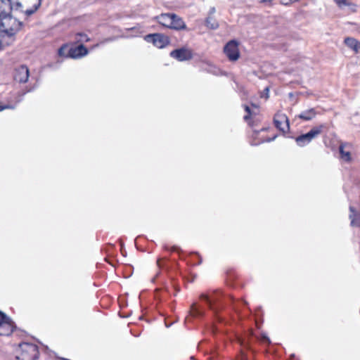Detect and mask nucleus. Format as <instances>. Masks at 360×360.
<instances>
[{"label": "nucleus", "instance_id": "f257e3e1", "mask_svg": "<svg viewBox=\"0 0 360 360\" xmlns=\"http://www.w3.org/2000/svg\"><path fill=\"white\" fill-rule=\"evenodd\" d=\"M11 0H0V30L8 37L14 36L22 27V22L12 16Z\"/></svg>", "mask_w": 360, "mask_h": 360}, {"label": "nucleus", "instance_id": "f03ea898", "mask_svg": "<svg viewBox=\"0 0 360 360\" xmlns=\"http://www.w3.org/2000/svg\"><path fill=\"white\" fill-rule=\"evenodd\" d=\"M323 128L324 126L321 124L319 126L313 127L309 132L298 136L295 138L297 144L300 147L307 146L314 139L316 138L319 135L321 134Z\"/></svg>", "mask_w": 360, "mask_h": 360}, {"label": "nucleus", "instance_id": "7ed1b4c3", "mask_svg": "<svg viewBox=\"0 0 360 360\" xmlns=\"http://www.w3.org/2000/svg\"><path fill=\"white\" fill-rule=\"evenodd\" d=\"M224 52L229 60H237L240 57L238 43L236 40H231L225 45Z\"/></svg>", "mask_w": 360, "mask_h": 360}, {"label": "nucleus", "instance_id": "20e7f679", "mask_svg": "<svg viewBox=\"0 0 360 360\" xmlns=\"http://www.w3.org/2000/svg\"><path fill=\"white\" fill-rule=\"evenodd\" d=\"M170 56L179 61L188 60L193 58V51L188 48L182 47L171 51Z\"/></svg>", "mask_w": 360, "mask_h": 360}, {"label": "nucleus", "instance_id": "39448f33", "mask_svg": "<svg viewBox=\"0 0 360 360\" xmlns=\"http://www.w3.org/2000/svg\"><path fill=\"white\" fill-rule=\"evenodd\" d=\"M274 122L276 127L283 132H286L290 129L288 118L284 113L277 112L274 116Z\"/></svg>", "mask_w": 360, "mask_h": 360}, {"label": "nucleus", "instance_id": "423d86ee", "mask_svg": "<svg viewBox=\"0 0 360 360\" xmlns=\"http://www.w3.org/2000/svg\"><path fill=\"white\" fill-rule=\"evenodd\" d=\"M29 78V70L25 65H21L15 71L14 79L20 83H25Z\"/></svg>", "mask_w": 360, "mask_h": 360}, {"label": "nucleus", "instance_id": "0eeeda50", "mask_svg": "<svg viewBox=\"0 0 360 360\" xmlns=\"http://www.w3.org/2000/svg\"><path fill=\"white\" fill-rule=\"evenodd\" d=\"M22 347V352H30L31 354V356L28 360H35L38 356V347L37 345L29 343H23L20 345Z\"/></svg>", "mask_w": 360, "mask_h": 360}, {"label": "nucleus", "instance_id": "6e6552de", "mask_svg": "<svg viewBox=\"0 0 360 360\" xmlns=\"http://www.w3.org/2000/svg\"><path fill=\"white\" fill-rule=\"evenodd\" d=\"M87 53L88 50L83 44H79L75 48L70 49L69 51V56L73 58L84 56Z\"/></svg>", "mask_w": 360, "mask_h": 360}, {"label": "nucleus", "instance_id": "1a4fd4ad", "mask_svg": "<svg viewBox=\"0 0 360 360\" xmlns=\"http://www.w3.org/2000/svg\"><path fill=\"white\" fill-rule=\"evenodd\" d=\"M15 328V325L12 319H11V321L0 324V335H10Z\"/></svg>", "mask_w": 360, "mask_h": 360}, {"label": "nucleus", "instance_id": "9d476101", "mask_svg": "<svg viewBox=\"0 0 360 360\" xmlns=\"http://www.w3.org/2000/svg\"><path fill=\"white\" fill-rule=\"evenodd\" d=\"M172 20L170 23V28L174 30H185L186 28V25L181 18L176 15V14H172Z\"/></svg>", "mask_w": 360, "mask_h": 360}, {"label": "nucleus", "instance_id": "9b49d317", "mask_svg": "<svg viewBox=\"0 0 360 360\" xmlns=\"http://www.w3.org/2000/svg\"><path fill=\"white\" fill-rule=\"evenodd\" d=\"M351 226L360 227V212L355 210L353 206H349V215Z\"/></svg>", "mask_w": 360, "mask_h": 360}, {"label": "nucleus", "instance_id": "f8f14e48", "mask_svg": "<svg viewBox=\"0 0 360 360\" xmlns=\"http://www.w3.org/2000/svg\"><path fill=\"white\" fill-rule=\"evenodd\" d=\"M220 292H214L210 296L202 295L201 299L205 300L208 303L210 308L212 310L215 311L214 305L218 301V297L220 295Z\"/></svg>", "mask_w": 360, "mask_h": 360}, {"label": "nucleus", "instance_id": "ddd939ff", "mask_svg": "<svg viewBox=\"0 0 360 360\" xmlns=\"http://www.w3.org/2000/svg\"><path fill=\"white\" fill-rule=\"evenodd\" d=\"M347 146L346 143H342L339 146V152L340 159L345 162H349L352 160L351 153L349 150H345V148Z\"/></svg>", "mask_w": 360, "mask_h": 360}, {"label": "nucleus", "instance_id": "4468645a", "mask_svg": "<svg viewBox=\"0 0 360 360\" xmlns=\"http://www.w3.org/2000/svg\"><path fill=\"white\" fill-rule=\"evenodd\" d=\"M316 115V112L314 108H310L302 112L297 117L305 121L312 120Z\"/></svg>", "mask_w": 360, "mask_h": 360}, {"label": "nucleus", "instance_id": "2eb2a0df", "mask_svg": "<svg viewBox=\"0 0 360 360\" xmlns=\"http://www.w3.org/2000/svg\"><path fill=\"white\" fill-rule=\"evenodd\" d=\"M173 13H162L160 16L159 24L162 26L170 28V23L172 20Z\"/></svg>", "mask_w": 360, "mask_h": 360}, {"label": "nucleus", "instance_id": "dca6fc26", "mask_svg": "<svg viewBox=\"0 0 360 360\" xmlns=\"http://www.w3.org/2000/svg\"><path fill=\"white\" fill-rule=\"evenodd\" d=\"M345 44L355 51L360 49V43L354 38L347 37L345 39Z\"/></svg>", "mask_w": 360, "mask_h": 360}, {"label": "nucleus", "instance_id": "f3484780", "mask_svg": "<svg viewBox=\"0 0 360 360\" xmlns=\"http://www.w3.org/2000/svg\"><path fill=\"white\" fill-rule=\"evenodd\" d=\"M205 23V26L210 30H217L219 27V23L214 16L208 15Z\"/></svg>", "mask_w": 360, "mask_h": 360}, {"label": "nucleus", "instance_id": "a211bd4d", "mask_svg": "<svg viewBox=\"0 0 360 360\" xmlns=\"http://www.w3.org/2000/svg\"><path fill=\"white\" fill-rule=\"evenodd\" d=\"M190 316L199 317L203 316V311L198 309L195 304H192L189 311Z\"/></svg>", "mask_w": 360, "mask_h": 360}, {"label": "nucleus", "instance_id": "6ab92c4d", "mask_svg": "<svg viewBox=\"0 0 360 360\" xmlns=\"http://www.w3.org/2000/svg\"><path fill=\"white\" fill-rule=\"evenodd\" d=\"M169 44V39L167 36L159 33V49H162Z\"/></svg>", "mask_w": 360, "mask_h": 360}, {"label": "nucleus", "instance_id": "aec40b11", "mask_svg": "<svg viewBox=\"0 0 360 360\" xmlns=\"http://www.w3.org/2000/svg\"><path fill=\"white\" fill-rule=\"evenodd\" d=\"M144 39L147 42H152L155 46L158 41V33L147 34L145 36Z\"/></svg>", "mask_w": 360, "mask_h": 360}, {"label": "nucleus", "instance_id": "412c9836", "mask_svg": "<svg viewBox=\"0 0 360 360\" xmlns=\"http://www.w3.org/2000/svg\"><path fill=\"white\" fill-rule=\"evenodd\" d=\"M37 1H38L37 4H35L34 5L33 8L27 9L25 11V13L27 16H30V15L34 14L38 10L39 6H41V0H37Z\"/></svg>", "mask_w": 360, "mask_h": 360}, {"label": "nucleus", "instance_id": "4be33fe9", "mask_svg": "<svg viewBox=\"0 0 360 360\" xmlns=\"http://www.w3.org/2000/svg\"><path fill=\"white\" fill-rule=\"evenodd\" d=\"M336 4L339 8H343L345 6H354L352 3H350L348 0H334Z\"/></svg>", "mask_w": 360, "mask_h": 360}, {"label": "nucleus", "instance_id": "5701e85b", "mask_svg": "<svg viewBox=\"0 0 360 360\" xmlns=\"http://www.w3.org/2000/svg\"><path fill=\"white\" fill-rule=\"evenodd\" d=\"M77 40L78 41H89L90 39L88 37V36L86 34L84 33H77Z\"/></svg>", "mask_w": 360, "mask_h": 360}, {"label": "nucleus", "instance_id": "b1692460", "mask_svg": "<svg viewBox=\"0 0 360 360\" xmlns=\"http://www.w3.org/2000/svg\"><path fill=\"white\" fill-rule=\"evenodd\" d=\"M11 319L5 313L0 311V324L5 323L6 321H11Z\"/></svg>", "mask_w": 360, "mask_h": 360}, {"label": "nucleus", "instance_id": "393cba45", "mask_svg": "<svg viewBox=\"0 0 360 360\" xmlns=\"http://www.w3.org/2000/svg\"><path fill=\"white\" fill-rule=\"evenodd\" d=\"M245 110L247 112V115H245L244 116V120L245 121H248L250 119V116L252 115V112H251V110H250V107L248 106V105H245Z\"/></svg>", "mask_w": 360, "mask_h": 360}, {"label": "nucleus", "instance_id": "a878e982", "mask_svg": "<svg viewBox=\"0 0 360 360\" xmlns=\"http://www.w3.org/2000/svg\"><path fill=\"white\" fill-rule=\"evenodd\" d=\"M281 4L285 6L290 5L295 2L298 1L299 0H279Z\"/></svg>", "mask_w": 360, "mask_h": 360}, {"label": "nucleus", "instance_id": "bb28decb", "mask_svg": "<svg viewBox=\"0 0 360 360\" xmlns=\"http://www.w3.org/2000/svg\"><path fill=\"white\" fill-rule=\"evenodd\" d=\"M269 87H266L264 89V92L262 93L261 97H265L266 98H268V97H269Z\"/></svg>", "mask_w": 360, "mask_h": 360}, {"label": "nucleus", "instance_id": "cd10ccee", "mask_svg": "<svg viewBox=\"0 0 360 360\" xmlns=\"http://www.w3.org/2000/svg\"><path fill=\"white\" fill-rule=\"evenodd\" d=\"M215 12H216L215 8L212 7V8H210V9L209 11L208 15L213 16Z\"/></svg>", "mask_w": 360, "mask_h": 360}, {"label": "nucleus", "instance_id": "c85d7f7f", "mask_svg": "<svg viewBox=\"0 0 360 360\" xmlns=\"http://www.w3.org/2000/svg\"><path fill=\"white\" fill-rule=\"evenodd\" d=\"M259 1L262 4H271L272 0H259Z\"/></svg>", "mask_w": 360, "mask_h": 360}, {"label": "nucleus", "instance_id": "c756f323", "mask_svg": "<svg viewBox=\"0 0 360 360\" xmlns=\"http://www.w3.org/2000/svg\"><path fill=\"white\" fill-rule=\"evenodd\" d=\"M275 139H276V136H274V137H272L271 139H268L267 140H266V141L270 142V141H274Z\"/></svg>", "mask_w": 360, "mask_h": 360}, {"label": "nucleus", "instance_id": "7c9ffc66", "mask_svg": "<svg viewBox=\"0 0 360 360\" xmlns=\"http://www.w3.org/2000/svg\"><path fill=\"white\" fill-rule=\"evenodd\" d=\"M158 277V273L155 275V276L152 278V282H155V280Z\"/></svg>", "mask_w": 360, "mask_h": 360}, {"label": "nucleus", "instance_id": "2f4dec72", "mask_svg": "<svg viewBox=\"0 0 360 360\" xmlns=\"http://www.w3.org/2000/svg\"><path fill=\"white\" fill-rule=\"evenodd\" d=\"M121 245L122 246L123 245L122 243H121ZM121 251H122V255H124V253L126 252L125 251L123 250V248L122 247Z\"/></svg>", "mask_w": 360, "mask_h": 360}, {"label": "nucleus", "instance_id": "473e14b6", "mask_svg": "<svg viewBox=\"0 0 360 360\" xmlns=\"http://www.w3.org/2000/svg\"><path fill=\"white\" fill-rule=\"evenodd\" d=\"M264 339L266 340L268 342H270V340L267 337L264 336Z\"/></svg>", "mask_w": 360, "mask_h": 360}, {"label": "nucleus", "instance_id": "72a5a7b5", "mask_svg": "<svg viewBox=\"0 0 360 360\" xmlns=\"http://www.w3.org/2000/svg\"><path fill=\"white\" fill-rule=\"evenodd\" d=\"M165 326H166V328L169 327V326L166 323H165Z\"/></svg>", "mask_w": 360, "mask_h": 360}]
</instances>
